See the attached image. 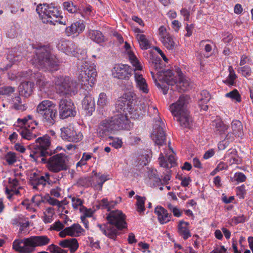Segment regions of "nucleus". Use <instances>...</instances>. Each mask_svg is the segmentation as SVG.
<instances>
[{"mask_svg": "<svg viewBox=\"0 0 253 253\" xmlns=\"http://www.w3.org/2000/svg\"><path fill=\"white\" fill-rule=\"evenodd\" d=\"M51 144L50 137L48 135L40 137L36 140V144L30 157L37 163L47 164L48 169L54 172H58L68 169L66 164V156L62 153L58 154L50 157L51 151L49 147Z\"/></svg>", "mask_w": 253, "mask_h": 253, "instance_id": "1", "label": "nucleus"}, {"mask_svg": "<svg viewBox=\"0 0 253 253\" xmlns=\"http://www.w3.org/2000/svg\"><path fill=\"white\" fill-rule=\"evenodd\" d=\"M108 223L104 225H98L103 233L110 239L115 240L120 231L127 227L126 216L118 210L111 211L107 215Z\"/></svg>", "mask_w": 253, "mask_h": 253, "instance_id": "2", "label": "nucleus"}, {"mask_svg": "<svg viewBox=\"0 0 253 253\" xmlns=\"http://www.w3.org/2000/svg\"><path fill=\"white\" fill-rule=\"evenodd\" d=\"M190 97L187 95H181L178 99L171 104L170 110L176 120L183 128H190L192 124V119L187 109Z\"/></svg>", "mask_w": 253, "mask_h": 253, "instance_id": "3", "label": "nucleus"}, {"mask_svg": "<svg viewBox=\"0 0 253 253\" xmlns=\"http://www.w3.org/2000/svg\"><path fill=\"white\" fill-rule=\"evenodd\" d=\"M34 60L39 68L44 70H56L57 59L51 53L48 45H38L35 47Z\"/></svg>", "mask_w": 253, "mask_h": 253, "instance_id": "4", "label": "nucleus"}, {"mask_svg": "<svg viewBox=\"0 0 253 253\" xmlns=\"http://www.w3.org/2000/svg\"><path fill=\"white\" fill-rule=\"evenodd\" d=\"M50 239L46 236H33L23 239H16L13 243V249L20 253H32L36 247L47 245Z\"/></svg>", "mask_w": 253, "mask_h": 253, "instance_id": "5", "label": "nucleus"}, {"mask_svg": "<svg viewBox=\"0 0 253 253\" xmlns=\"http://www.w3.org/2000/svg\"><path fill=\"white\" fill-rule=\"evenodd\" d=\"M36 110L45 125L50 126L56 122L58 113L56 104L52 101L48 100L42 101L37 106Z\"/></svg>", "mask_w": 253, "mask_h": 253, "instance_id": "6", "label": "nucleus"}, {"mask_svg": "<svg viewBox=\"0 0 253 253\" xmlns=\"http://www.w3.org/2000/svg\"><path fill=\"white\" fill-rule=\"evenodd\" d=\"M57 92L60 95H74L78 92L79 84L68 76H60L55 80Z\"/></svg>", "mask_w": 253, "mask_h": 253, "instance_id": "7", "label": "nucleus"}, {"mask_svg": "<svg viewBox=\"0 0 253 253\" xmlns=\"http://www.w3.org/2000/svg\"><path fill=\"white\" fill-rule=\"evenodd\" d=\"M163 75L162 80L168 84L173 85L176 84L174 88H171V90L176 89L178 92L184 91L189 88V83L187 80L185 79L180 69H177V75L178 77V81L177 78L174 76L172 71L170 70H163L161 72Z\"/></svg>", "mask_w": 253, "mask_h": 253, "instance_id": "8", "label": "nucleus"}, {"mask_svg": "<svg viewBox=\"0 0 253 253\" xmlns=\"http://www.w3.org/2000/svg\"><path fill=\"white\" fill-rule=\"evenodd\" d=\"M79 80L82 85H92L94 84L97 72L93 64H90L87 62H84L79 69Z\"/></svg>", "mask_w": 253, "mask_h": 253, "instance_id": "9", "label": "nucleus"}, {"mask_svg": "<svg viewBox=\"0 0 253 253\" xmlns=\"http://www.w3.org/2000/svg\"><path fill=\"white\" fill-rule=\"evenodd\" d=\"M165 125L161 118L156 119L153 127L151 137L155 143L159 146L166 144V135L164 130Z\"/></svg>", "mask_w": 253, "mask_h": 253, "instance_id": "10", "label": "nucleus"}, {"mask_svg": "<svg viewBox=\"0 0 253 253\" xmlns=\"http://www.w3.org/2000/svg\"><path fill=\"white\" fill-rule=\"evenodd\" d=\"M133 97L130 92L124 94L122 97H120L115 104L116 109L119 112L133 114L136 110L134 109L133 106Z\"/></svg>", "mask_w": 253, "mask_h": 253, "instance_id": "11", "label": "nucleus"}, {"mask_svg": "<svg viewBox=\"0 0 253 253\" xmlns=\"http://www.w3.org/2000/svg\"><path fill=\"white\" fill-rule=\"evenodd\" d=\"M59 117L65 119L69 117H75L76 115V107L71 99L62 98L58 104Z\"/></svg>", "mask_w": 253, "mask_h": 253, "instance_id": "12", "label": "nucleus"}, {"mask_svg": "<svg viewBox=\"0 0 253 253\" xmlns=\"http://www.w3.org/2000/svg\"><path fill=\"white\" fill-rule=\"evenodd\" d=\"M110 123L114 131L121 129H128L130 127V121L126 115L118 113L107 119Z\"/></svg>", "mask_w": 253, "mask_h": 253, "instance_id": "13", "label": "nucleus"}, {"mask_svg": "<svg viewBox=\"0 0 253 253\" xmlns=\"http://www.w3.org/2000/svg\"><path fill=\"white\" fill-rule=\"evenodd\" d=\"M43 6L44 8L42 16L43 22L55 25V21H56L55 19L57 20L60 13L58 8L53 3L43 4Z\"/></svg>", "mask_w": 253, "mask_h": 253, "instance_id": "14", "label": "nucleus"}, {"mask_svg": "<svg viewBox=\"0 0 253 253\" xmlns=\"http://www.w3.org/2000/svg\"><path fill=\"white\" fill-rule=\"evenodd\" d=\"M112 75L114 78L120 80H128L134 72L133 69L126 64H116L112 70Z\"/></svg>", "mask_w": 253, "mask_h": 253, "instance_id": "15", "label": "nucleus"}, {"mask_svg": "<svg viewBox=\"0 0 253 253\" xmlns=\"http://www.w3.org/2000/svg\"><path fill=\"white\" fill-rule=\"evenodd\" d=\"M61 137L66 141L78 142L82 140L83 135L80 132L76 131L72 127L61 128Z\"/></svg>", "mask_w": 253, "mask_h": 253, "instance_id": "16", "label": "nucleus"}, {"mask_svg": "<svg viewBox=\"0 0 253 253\" xmlns=\"http://www.w3.org/2000/svg\"><path fill=\"white\" fill-rule=\"evenodd\" d=\"M114 131L112 126L107 120H104L100 122L98 126L97 134L98 137L102 139H106L108 138L113 139V137L110 136L112 132Z\"/></svg>", "mask_w": 253, "mask_h": 253, "instance_id": "17", "label": "nucleus"}, {"mask_svg": "<svg viewBox=\"0 0 253 253\" xmlns=\"http://www.w3.org/2000/svg\"><path fill=\"white\" fill-rule=\"evenodd\" d=\"M57 47L67 55L77 56L78 54L77 45L71 41L62 40L58 43Z\"/></svg>", "mask_w": 253, "mask_h": 253, "instance_id": "18", "label": "nucleus"}, {"mask_svg": "<svg viewBox=\"0 0 253 253\" xmlns=\"http://www.w3.org/2000/svg\"><path fill=\"white\" fill-rule=\"evenodd\" d=\"M31 75V78H34L36 80V84L42 89L44 88L49 83L44 76L42 75L41 72L34 73L32 74L31 72L29 71L26 72H22L20 73V76L22 77L29 79V76Z\"/></svg>", "mask_w": 253, "mask_h": 253, "instance_id": "19", "label": "nucleus"}, {"mask_svg": "<svg viewBox=\"0 0 253 253\" xmlns=\"http://www.w3.org/2000/svg\"><path fill=\"white\" fill-rule=\"evenodd\" d=\"M85 25L83 22L77 21L67 27L65 29V33L68 36L76 35H78L84 29Z\"/></svg>", "mask_w": 253, "mask_h": 253, "instance_id": "20", "label": "nucleus"}, {"mask_svg": "<svg viewBox=\"0 0 253 253\" xmlns=\"http://www.w3.org/2000/svg\"><path fill=\"white\" fill-rule=\"evenodd\" d=\"M155 213L158 216V219L162 224L169 221L172 217L171 213H168L167 210L161 206H157L155 209Z\"/></svg>", "mask_w": 253, "mask_h": 253, "instance_id": "21", "label": "nucleus"}, {"mask_svg": "<svg viewBox=\"0 0 253 253\" xmlns=\"http://www.w3.org/2000/svg\"><path fill=\"white\" fill-rule=\"evenodd\" d=\"M34 84L32 82L21 83L18 86V92L20 96L25 98L29 97L32 93Z\"/></svg>", "mask_w": 253, "mask_h": 253, "instance_id": "22", "label": "nucleus"}, {"mask_svg": "<svg viewBox=\"0 0 253 253\" xmlns=\"http://www.w3.org/2000/svg\"><path fill=\"white\" fill-rule=\"evenodd\" d=\"M59 245L63 248H69L72 253H74L79 248V244L75 238H70L60 242Z\"/></svg>", "mask_w": 253, "mask_h": 253, "instance_id": "23", "label": "nucleus"}, {"mask_svg": "<svg viewBox=\"0 0 253 253\" xmlns=\"http://www.w3.org/2000/svg\"><path fill=\"white\" fill-rule=\"evenodd\" d=\"M83 108L87 111V114L90 115L95 110V104L92 98L90 95H86L82 101Z\"/></svg>", "mask_w": 253, "mask_h": 253, "instance_id": "24", "label": "nucleus"}, {"mask_svg": "<svg viewBox=\"0 0 253 253\" xmlns=\"http://www.w3.org/2000/svg\"><path fill=\"white\" fill-rule=\"evenodd\" d=\"M134 79L136 83L137 87L143 93H147L149 91L148 85L142 75L135 73Z\"/></svg>", "mask_w": 253, "mask_h": 253, "instance_id": "25", "label": "nucleus"}, {"mask_svg": "<svg viewBox=\"0 0 253 253\" xmlns=\"http://www.w3.org/2000/svg\"><path fill=\"white\" fill-rule=\"evenodd\" d=\"M189 223L184 221H180L178 224V232L179 234L182 237L183 239L187 240L191 236L190 233L188 229Z\"/></svg>", "mask_w": 253, "mask_h": 253, "instance_id": "26", "label": "nucleus"}, {"mask_svg": "<svg viewBox=\"0 0 253 253\" xmlns=\"http://www.w3.org/2000/svg\"><path fill=\"white\" fill-rule=\"evenodd\" d=\"M232 132L236 137H242L244 136L243 126L242 123L238 120H234L231 124Z\"/></svg>", "mask_w": 253, "mask_h": 253, "instance_id": "27", "label": "nucleus"}, {"mask_svg": "<svg viewBox=\"0 0 253 253\" xmlns=\"http://www.w3.org/2000/svg\"><path fill=\"white\" fill-rule=\"evenodd\" d=\"M93 179V187L96 190H100L102 189L103 184L105 182L107 178L105 175H100L97 172L94 174V177Z\"/></svg>", "mask_w": 253, "mask_h": 253, "instance_id": "28", "label": "nucleus"}, {"mask_svg": "<svg viewBox=\"0 0 253 253\" xmlns=\"http://www.w3.org/2000/svg\"><path fill=\"white\" fill-rule=\"evenodd\" d=\"M235 135L232 132H229L225 136L224 139L219 142L218 148L219 150H224L228 146L229 144L235 139Z\"/></svg>", "mask_w": 253, "mask_h": 253, "instance_id": "29", "label": "nucleus"}, {"mask_svg": "<svg viewBox=\"0 0 253 253\" xmlns=\"http://www.w3.org/2000/svg\"><path fill=\"white\" fill-rule=\"evenodd\" d=\"M88 37L95 42L100 43L104 42V37L102 33L97 30H90L88 33Z\"/></svg>", "mask_w": 253, "mask_h": 253, "instance_id": "30", "label": "nucleus"}, {"mask_svg": "<svg viewBox=\"0 0 253 253\" xmlns=\"http://www.w3.org/2000/svg\"><path fill=\"white\" fill-rule=\"evenodd\" d=\"M117 203L116 201L108 202L107 199H103L96 205V209H107L108 211H110L111 209L113 208Z\"/></svg>", "mask_w": 253, "mask_h": 253, "instance_id": "31", "label": "nucleus"}, {"mask_svg": "<svg viewBox=\"0 0 253 253\" xmlns=\"http://www.w3.org/2000/svg\"><path fill=\"white\" fill-rule=\"evenodd\" d=\"M67 228L70 233L69 236L71 237H78L84 232V230L78 223H75Z\"/></svg>", "mask_w": 253, "mask_h": 253, "instance_id": "32", "label": "nucleus"}, {"mask_svg": "<svg viewBox=\"0 0 253 253\" xmlns=\"http://www.w3.org/2000/svg\"><path fill=\"white\" fill-rule=\"evenodd\" d=\"M159 159L160 165L164 168H171L175 164L174 157L172 155H170L168 158V161H166L163 154L161 153Z\"/></svg>", "mask_w": 253, "mask_h": 253, "instance_id": "33", "label": "nucleus"}, {"mask_svg": "<svg viewBox=\"0 0 253 253\" xmlns=\"http://www.w3.org/2000/svg\"><path fill=\"white\" fill-rule=\"evenodd\" d=\"M12 108L16 110L24 111L26 110L27 107L26 104L23 103L19 96H17L12 98Z\"/></svg>", "mask_w": 253, "mask_h": 253, "instance_id": "34", "label": "nucleus"}, {"mask_svg": "<svg viewBox=\"0 0 253 253\" xmlns=\"http://www.w3.org/2000/svg\"><path fill=\"white\" fill-rule=\"evenodd\" d=\"M31 128H21L18 130L22 137L27 140H31L36 137V134L33 133V130Z\"/></svg>", "mask_w": 253, "mask_h": 253, "instance_id": "35", "label": "nucleus"}, {"mask_svg": "<svg viewBox=\"0 0 253 253\" xmlns=\"http://www.w3.org/2000/svg\"><path fill=\"white\" fill-rule=\"evenodd\" d=\"M228 128L229 126L221 121L215 123V131L220 135L225 134L228 131Z\"/></svg>", "mask_w": 253, "mask_h": 253, "instance_id": "36", "label": "nucleus"}, {"mask_svg": "<svg viewBox=\"0 0 253 253\" xmlns=\"http://www.w3.org/2000/svg\"><path fill=\"white\" fill-rule=\"evenodd\" d=\"M137 39L142 49H147L150 47V43L144 35H137Z\"/></svg>", "mask_w": 253, "mask_h": 253, "instance_id": "37", "label": "nucleus"}, {"mask_svg": "<svg viewBox=\"0 0 253 253\" xmlns=\"http://www.w3.org/2000/svg\"><path fill=\"white\" fill-rule=\"evenodd\" d=\"M161 41L167 49H172L174 48V42L169 35L161 39Z\"/></svg>", "mask_w": 253, "mask_h": 253, "instance_id": "38", "label": "nucleus"}, {"mask_svg": "<svg viewBox=\"0 0 253 253\" xmlns=\"http://www.w3.org/2000/svg\"><path fill=\"white\" fill-rule=\"evenodd\" d=\"M135 198L137 200L136 206L137 211L139 212L144 211L145 210L144 204L146 198L138 195H136Z\"/></svg>", "mask_w": 253, "mask_h": 253, "instance_id": "39", "label": "nucleus"}, {"mask_svg": "<svg viewBox=\"0 0 253 253\" xmlns=\"http://www.w3.org/2000/svg\"><path fill=\"white\" fill-rule=\"evenodd\" d=\"M93 179H90L86 177H81L77 182V184L80 186L88 187L91 185L93 187Z\"/></svg>", "mask_w": 253, "mask_h": 253, "instance_id": "40", "label": "nucleus"}, {"mask_svg": "<svg viewBox=\"0 0 253 253\" xmlns=\"http://www.w3.org/2000/svg\"><path fill=\"white\" fill-rule=\"evenodd\" d=\"M42 202H44L46 201L50 205L52 206H57L58 207L62 206V204L58 200L51 197L49 195H47L44 197V199L41 198Z\"/></svg>", "mask_w": 253, "mask_h": 253, "instance_id": "41", "label": "nucleus"}, {"mask_svg": "<svg viewBox=\"0 0 253 253\" xmlns=\"http://www.w3.org/2000/svg\"><path fill=\"white\" fill-rule=\"evenodd\" d=\"M64 9L71 13H74L77 12V7L74 5L72 1H65L63 3Z\"/></svg>", "mask_w": 253, "mask_h": 253, "instance_id": "42", "label": "nucleus"}, {"mask_svg": "<svg viewBox=\"0 0 253 253\" xmlns=\"http://www.w3.org/2000/svg\"><path fill=\"white\" fill-rule=\"evenodd\" d=\"M225 96L227 97H229L232 99H234L238 102L241 101V95L236 89L226 93Z\"/></svg>", "mask_w": 253, "mask_h": 253, "instance_id": "43", "label": "nucleus"}, {"mask_svg": "<svg viewBox=\"0 0 253 253\" xmlns=\"http://www.w3.org/2000/svg\"><path fill=\"white\" fill-rule=\"evenodd\" d=\"M152 66L156 70H159L162 68L161 63L162 61L159 57L153 56L151 58Z\"/></svg>", "mask_w": 253, "mask_h": 253, "instance_id": "44", "label": "nucleus"}, {"mask_svg": "<svg viewBox=\"0 0 253 253\" xmlns=\"http://www.w3.org/2000/svg\"><path fill=\"white\" fill-rule=\"evenodd\" d=\"M108 103L107 96L104 93H101L99 94V98L97 101V104L101 107H103L106 105Z\"/></svg>", "mask_w": 253, "mask_h": 253, "instance_id": "45", "label": "nucleus"}, {"mask_svg": "<svg viewBox=\"0 0 253 253\" xmlns=\"http://www.w3.org/2000/svg\"><path fill=\"white\" fill-rule=\"evenodd\" d=\"M15 88L11 86H5L1 87L0 90V94L9 95L14 92Z\"/></svg>", "mask_w": 253, "mask_h": 253, "instance_id": "46", "label": "nucleus"}, {"mask_svg": "<svg viewBox=\"0 0 253 253\" xmlns=\"http://www.w3.org/2000/svg\"><path fill=\"white\" fill-rule=\"evenodd\" d=\"M5 159L9 165L13 164L16 161L15 153L10 152H8L5 155Z\"/></svg>", "mask_w": 253, "mask_h": 253, "instance_id": "47", "label": "nucleus"}, {"mask_svg": "<svg viewBox=\"0 0 253 253\" xmlns=\"http://www.w3.org/2000/svg\"><path fill=\"white\" fill-rule=\"evenodd\" d=\"M18 123L20 124L22 126H24V128H31V129H35V126H31L29 124V120L27 118H24L23 119H18L17 120Z\"/></svg>", "mask_w": 253, "mask_h": 253, "instance_id": "48", "label": "nucleus"}, {"mask_svg": "<svg viewBox=\"0 0 253 253\" xmlns=\"http://www.w3.org/2000/svg\"><path fill=\"white\" fill-rule=\"evenodd\" d=\"M201 98L200 99L201 101L203 102L204 103L207 104V103L211 99V96L209 92L206 90H203L201 93Z\"/></svg>", "mask_w": 253, "mask_h": 253, "instance_id": "49", "label": "nucleus"}, {"mask_svg": "<svg viewBox=\"0 0 253 253\" xmlns=\"http://www.w3.org/2000/svg\"><path fill=\"white\" fill-rule=\"evenodd\" d=\"M64 228V225L59 220L56 221L50 227V230H54L57 231H61Z\"/></svg>", "mask_w": 253, "mask_h": 253, "instance_id": "50", "label": "nucleus"}, {"mask_svg": "<svg viewBox=\"0 0 253 253\" xmlns=\"http://www.w3.org/2000/svg\"><path fill=\"white\" fill-rule=\"evenodd\" d=\"M247 220L246 217L243 215H240L237 216H234L232 219V221L235 224H238L240 223H244Z\"/></svg>", "mask_w": 253, "mask_h": 253, "instance_id": "51", "label": "nucleus"}, {"mask_svg": "<svg viewBox=\"0 0 253 253\" xmlns=\"http://www.w3.org/2000/svg\"><path fill=\"white\" fill-rule=\"evenodd\" d=\"M239 71L241 72L242 75L245 77L250 76L251 74V68L248 66H245L239 68Z\"/></svg>", "mask_w": 253, "mask_h": 253, "instance_id": "52", "label": "nucleus"}, {"mask_svg": "<svg viewBox=\"0 0 253 253\" xmlns=\"http://www.w3.org/2000/svg\"><path fill=\"white\" fill-rule=\"evenodd\" d=\"M151 183H153V185L151 186L156 187L162 185V180L157 174L151 180ZM150 185H151V183H150Z\"/></svg>", "mask_w": 253, "mask_h": 253, "instance_id": "53", "label": "nucleus"}, {"mask_svg": "<svg viewBox=\"0 0 253 253\" xmlns=\"http://www.w3.org/2000/svg\"><path fill=\"white\" fill-rule=\"evenodd\" d=\"M235 180L238 182H244L246 179V176L242 172H236L234 175Z\"/></svg>", "mask_w": 253, "mask_h": 253, "instance_id": "54", "label": "nucleus"}, {"mask_svg": "<svg viewBox=\"0 0 253 253\" xmlns=\"http://www.w3.org/2000/svg\"><path fill=\"white\" fill-rule=\"evenodd\" d=\"M230 74L229 75L228 79L226 80L224 83H228L230 85H233L234 82V81L235 80L236 78V76L234 73H232L231 71L230 68H229Z\"/></svg>", "mask_w": 253, "mask_h": 253, "instance_id": "55", "label": "nucleus"}, {"mask_svg": "<svg viewBox=\"0 0 253 253\" xmlns=\"http://www.w3.org/2000/svg\"><path fill=\"white\" fill-rule=\"evenodd\" d=\"M36 177L37 179V182L38 184V186L42 185V187H44L46 185V180L45 179V177L44 176H37L36 175Z\"/></svg>", "mask_w": 253, "mask_h": 253, "instance_id": "56", "label": "nucleus"}, {"mask_svg": "<svg viewBox=\"0 0 253 253\" xmlns=\"http://www.w3.org/2000/svg\"><path fill=\"white\" fill-rule=\"evenodd\" d=\"M128 53L129 60L134 65L136 66L137 64H139L136 57L132 52L129 51L128 52Z\"/></svg>", "mask_w": 253, "mask_h": 253, "instance_id": "57", "label": "nucleus"}, {"mask_svg": "<svg viewBox=\"0 0 253 253\" xmlns=\"http://www.w3.org/2000/svg\"><path fill=\"white\" fill-rule=\"evenodd\" d=\"M73 206L74 208L77 209L79 206H82L83 205V201L79 198H74L72 199Z\"/></svg>", "mask_w": 253, "mask_h": 253, "instance_id": "58", "label": "nucleus"}, {"mask_svg": "<svg viewBox=\"0 0 253 253\" xmlns=\"http://www.w3.org/2000/svg\"><path fill=\"white\" fill-rule=\"evenodd\" d=\"M61 189L59 187H56L55 188L52 189L50 191V194L52 196L55 197H59L60 196V192Z\"/></svg>", "mask_w": 253, "mask_h": 253, "instance_id": "59", "label": "nucleus"}, {"mask_svg": "<svg viewBox=\"0 0 253 253\" xmlns=\"http://www.w3.org/2000/svg\"><path fill=\"white\" fill-rule=\"evenodd\" d=\"M58 18H57V20H56V21H55V25H56V23H58L60 24L65 25H66V18H64L61 15V14H59V16H58Z\"/></svg>", "mask_w": 253, "mask_h": 253, "instance_id": "60", "label": "nucleus"}, {"mask_svg": "<svg viewBox=\"0 0 253 253\" xmlns=\"http://www.w3.org/2000/svg\"><path fill=\"white\" fill-rule=\"evenodd\" d=\"M34 176L32 178V179H30V184L33 186V188L35 189H38V186L37 182V179L36 177V173H34L33 174Z\"/></svg>", "mask_w": 253, "mask_h": 253, "instance_id": "61", "label": "nucleus"}, {"mask_svg": "<svg viewBox=\"0 0 253 253\" xmlns=\"http://www.w3.org/2000/svg\"><path fill=\"white\" fill-rule=\"evenodd\" d=\"M159 35L161 36V39L169 35V34H168L167 33L166 28L164 26L160 27V28L159 29Z\"/></svg>", "mask_w": 253, "mask_h": 253, "instance_id": "62", "label": "nucleus"}, {"mask_svg": "<svg viewBox=\"0 0 253 253\" xmlns=\"http://www.w3.org/2000/svg\"><path fill=\"white\" fill-rule=\"evenodd\" d=\"M180 13L183 15L185 18L184 20L186 21H189L190 13L185 8H182L180 10Z\"/></svg>", "mask_w": 253, "mask_h": 253, "instance_id": "63", "label": "nucleus"}, {"mask_svg": "<svg viewBox=\"0 0 253 253\" xmlns=\"http://www.w3.org/2000/svg\"><path fill=\"white\" fill-rule=\"evenodd\" d=\"M193 28L194 26L193 24L189 25L188 24H186V30L187 31V33L185 34V36L190 37L192 35V29Z\"/></svg>", "mask_w": 253, "mask_h": 253, "instance_id": "64", "label": "nucleus"}]
</instances>
